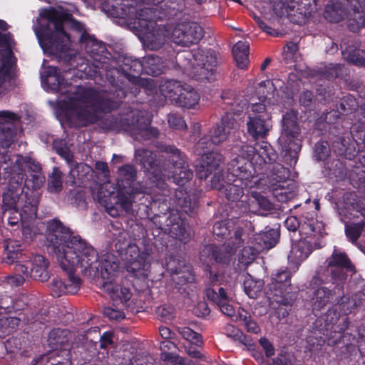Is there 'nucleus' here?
Segmentation results:
<instances>
[{"instance_id":"393cba45","label":"nucleus","mask_w":365,"mask_h":365,"mask_svg":"<svg viewBox=\"0 0 365 365\" xmlns=\"http://www.w3.org/2000/svg\"><path fill=\"white\" fill-rule=\"evenodd\" d=\"M22 167L24 171L27 173L25 174L26 187L32 189L40 188L45 182L40 165L31 159H24Z\"/></svg>"},{"instance_id":"473e14b6","label":"nucleus","mask_w":365,"mask_h":365,"mask_svg":"<svg viewBox=\"0 0 365 365\" xmlns=\"http://www.w3.org/2000/svg\"><path fill=\"white\" fill-rule=\"evenodd\" d=\"M233 56L240 68H245L249 63V43L240 41L232 48Z\"/></svg>"},{"instance_id":"1a4fd4ad","label":"nucleus","mask_w":365,"mask_h":365,"mask_svg":"<svg viewBox=\"0 0 365 365\" xmlns=\"http://www.w3.org/2000/svg\"><path fill=\"white\" fill-rule=\"evenodd\" d=\"M327 269L324 272H319L317 279L322 284L328 285L331 283L336 284V289H342L346 280V274L344 268L352 270L353 266L344 253L339 252L336 250L331 257L327 260Z\"/></svg>"},{"instance_id":"79ce46f5","label":"nucleus","mask_w":365,"mask_h":365,"mask_svg":"<svg viewBox=\"0 0 365 365\" xmlns=\"http://www.w3.org/2000/svg\"><path fill=\"white\" fill-rule=\"evenodd\" d=\"M19 200V193L18 190L15 192L9 189L3 195V206L5 211H10L13 209H17V205Z\"/></svg>"},{"instance_id":"39448f33","label":"nucleus","mask_w":365,"mask_h":365,"mask_svg":"<svg viewBox=\"0 0 365 365\" xmlns=\"http://www.w3.org/2000/svg\"><path fill=\"white\" fill-rule=\"evenodd\" d=\"M140 7L133 0H122L116 6V15L125 19L130 29L143 36L144 44L148 48L158 49L168 36V30L164 26H157L150 9Z\"/></svg>"},{"instance_id":"423d86ee","label":"nucleus","mask_w":365,"mask_h":365,"mask_svg":"<svg viewBox=\"0 0 365 365\" xmlns=\"http://www.w3.org/2000/svg\"><path fill=\"white\" fill-rule=\"evenodd\" d=\"M325 235L322 222L311 219L300 227L301 239L293 243L288 260L289 263L300 264L314 249L321 247V239Z\"/></svg>"},{"instance_id":"69168bd1","label":"nucleus","mask_w":365,"mask_h":365,"mask_svg":"<svg viewBox=\"0 0 365 365\" xmlns=\"http://www.w3.org/2000/svg\"><path fill=\"white\" fill-rule=\"evenodd\" d=\"M312 100L313 93L310 91H305L301 94L299 102L302 106L308 107L311 105Z\"/></svg>"},{"instance_id":"4468645a","label":"nucleus","mask_w":365,"mask_h":365,"mask_svg":"<svg viewBox=\"0 0 365 365\" xmlns=\"http://www.w3.org/2000/svg\"><path fill=\"white\" fill-rule=\"evenodd\" d=\"M254 165L251 157L246 153L242 154L241 148L238 155L230 163L227 175L245 180V187H253L257 182L254 177Z\"/></svg>"},{"instance_id":"9b49d317","label":"nucleus","mask_w":365,"mask_h":365,"mask_svg":"<svg viewBox=\"0 0 365 365\" xmlns=\"http://www.w3.org/2000/svg\"><path fill=\"white\" fill-rule=\"evenodd\" d=\"M300 129L297 123V113L294 110L287 112L282 118V132L279 142L284 151L291 156L296 155L301 148Z\"/></svg>"},{"instance_id":"f3484780","label":"nucleus","mask_w":365,"mask_h":365,"mask_svg":"<svg viewBox=\"0 0 365 365\" xmlns=\"http://www.w3.org/2000/svg\"><path fill=\"white\" fill-rule=\"evenodd\" d=\"M220 173H215L211 180L212 188L222 191L226 197L231 201L240 200L244 195L245 180L236 178H231L227 175L226 180L220 178Z\"/></svg>"},{"instance_id":"cd10ccee","label":"nucleus","mask_w":365,"mask_h":365,"mask_svg":"<svg viewBox=\"0 0 365 365\" xmlns=\"http://www.w3.org/2000/svg\"><path fill=\"white\" fill-rule=\"evenodd\" d=\"M247 122V132L255 139L264 138L272 128L269 118L250 115Z\"/></svg>"},{"instance_id":"de8ad7c7","label":"nucleus","mask_w":365,"mask_h":365,"mask_svg":"<svg viewBox=\"0 0 365 365\" xmlns=\"http://www.w3.org/2000/svg\"><path fill=\"white\" fill-rule=\"evenodd\" d=\"M53 148L56 150L57 153L63 158L70 166L73 165V155L67 147L63 146V142L61 140H54Z\"/></svg>"},{"instance_id":"13d9d810","label":"nucleus","mask_w":365,"mask_h":365,"mask_svg":"<svg viewBox=\"0 0 365 365\" xmlns=\"http://www.w3.org/2000/svg\"><path fill=\"white\" fill-rule=\"evenodd\" d=\"M168 123L170 127L175 129H184L186 128L185 120L176 114H170L168 116Z\"/></svg>"},{"instance_id":"4be33fe9","label":"nucleus","mask_w":365,"mask_h":365,"mask_svg":"<svg viewBox=\"0 0 365 365\" xmlns=\"http://www.w3.org/2000/svg\"><path fill=\"white\" fill-rule=\"evenodd\" d=\"M166 267L170 272L173 281L178 285H183L194 280L191 267L184 260L170 257L166 262Z\"/></svg>"},{"instance_id":"f8f14e48","label":"nucleus","mask_w":365,"mask_h":365,"mask_svg":"<svg viewBox=\"0 0 365 365\" xmlns=\"http://www.w3.org/2000/svg\"><path fill=\"white\" fill-rule=\"evenodd\" d=\"M290 273L284 270L274 274L267 292L270 301L284 305L291 304L296 299V290L290 284Z\"/></svg>"},{"instance_id":"a19ab883","label":"nucleus","mask_w":365,"mask_h":365,"mask_svg":"<svg viewBox=\"0 0 365 365\" xmlns=\"http://www.w3.org/2000/svg\"><path fill=\"white\" fill-rule=\"evenodd\" d=\"M344 14L339 4H329L326 6L324 16L331 22H339L344 19Z\"/></svg>"},{"instance_id":"b1692460","label":"nucleus","mask_w":365,"mask_h":365,"mask_svg":"<svg viewBox=\"0 0 365 365\" xmlns=\"http://www.w3.org/2000/svg\"><path fill=\"white\" fill-rule=\"evenodd\" d=\"M196 149L199 152L198 155H201L200 165H197V167H199L198 174L200 178L201 179L207 178L208 175L212 173V172L217 173L223 160L222 155L215 152L202 153L201 150H203L197 148ZM217 173H220V170Z\"/></svg>"},{"instance_id":"4c0bfd02","label":"nucleus","mask_w":365,"mask_h":365,"mask_svg":"<svg viewBox=\"0 0 365 365\" xmlns=\"http://www.w3.org/2000/svg\"><path fill=\"white\" fill-rule=\"evenodd\" d=\"M15 274L8 279V282L13 286L21 285L29 277L28 266L21 262L15 264Z\"/></svg>"},{"instance_id":"8fccbe9b","label":"nucleus","mask_w":365,"mask_h":365,"mask_svg":"<svg viewBox=\"0 0 365 365\" xmlns=\"http://www.w3.org/2000/svg\"><path fill=\"white\" fill-rule=\"evenodd\" d=\"M165 360L170 365H196V362L192 359H184L178 355L168 354Z\"/></svg>"},{"instance_id":"49530a36","label":"nucleus","mask_w":365,"mask_h":365,"mask_svg":"<svg viewBox=\"0 0 365 365\" xmlns=\"http://www.w3.org/2000/svg\"><path fill=\"white\" fill-rule=\"evenodd\" d=\"M279 237V233L276 229H270L262 236L264 247L268 249L273 247L277 244Z\"/></svg>"},{"instance_id":"ea45409f","label":"nucleus","mask_w":365,"mask_h":365,"mask_svg":"<svg viewBox=\"0 0 365 365\" xmlns=\"http://www.w3.org/2000/svg\"><path fill=\"white\" fill-rule=\"evenodd\" d=\"M63 175L56 167L53 168L48 177V189L51 192H59L63 186Z\"/></svg>"},{"instance_id":"603ef678","label":"nucleus","mask_w":365,"mask_h":365,"mask_svg":"<svg viewBox=\"0 0 365 365\" xmlns=\"http://www.w3.org/2000/svg\"><path fill=\"white\" fill-rule=\"evenodd\" d=\"M330 149L327 142H319L315 145L314 155L319 160L326 159L329 155Z\"/></svg>"},{"instance_id":"f704fd0d","label":"nucleus","mask_w":365,"mask_h":365,"mask_svg":"<svg viewBox=\"0 0 365 365\" xmlns=\"http://www.w3.org/2000/svg\"><path fill=\"white\" fill-rule=\"evenodd\" d=\"M342 48V56L348 62L365 67V51L355 49L351 46Z\"/></svg>"},{"instance_id":"c03bdc74","label":"nucleus","mask_w":365,"mask_h":365,"mask_svg":"<svg viewBox=\"0 0 365 365\" xmlns=\"http://www.w3.org/2000/svg\"><path fill=\"white\" fill-rule=\"evenodd\" d=\"M251 195L250 209L253 207L255 205H258L259 207L265 210L272 209V205L266 197L256 192H252Z\"/></svg>"},{"instance_id":"6ab92c4d","label":"nucleus","mask_w":365,"mask_h":365,"mask_svg":"<svg viewBox=\"0 0 365 365\" xmlns=\"http://www.w3.org/2000/svg\"><path fill=\"white\" fill-rule=\"evenodd\" d=\"M19 117L10 111H0V147L9 148L15 140L17 130L16 124L19 122Z\"/></svg>"},{"instance_id":"37998d69","label":"nucleus","mask_w":365,"mask_h":365,"mask_svg":"<svg viewBox=\"0 0 365 365\" xmlns=\"http://www.w3.org/2000/svg\"><path fill=\"white\" fill-rule=\"evenodd\" d=\"M178 331L180 334L185 339V340L190 341V343L200 346L202 344V339L200 335L192 331L191 329L188 327H182L179 328Z\"/></svg>"},{"instance_id":"338daca9","label":"nucleus","mask_w":365,"mask_h":365,"mask_svg":"<svg viewBox=\"0 0 365 365\" xmlns=\"http://www.w3.org/2000/svg\"><path fill=\"white\" fill-rule=\"evenodd\" d=\"M20 320L16 317H9L6 318L5 319H1V326L8 325L11 329H14L19 324Z\"/></svg>"},{"instance_id":"bb28decb","label":"nucleus","mask_w":365,"mask_h":365,"mask_svg":"<svg viewBox=\"0 0 365 365\" xmlns=\"http://www.w3.org/2000/svg\"><path fill=\"white\" fill-rule=\"evenodd\" d=\"M24 264L28 266V269L30 268L29 277L41 282H45L49 278V262L43 256L35 255Z\"/></svg>"},{"instance_id":"e2e57ef3","label":"nucleus","mask_w":365,"mask_h":365,"mask_svg":"<svg viewBox=\"0 0 365 365\" xmlns=\"http://www.w3.org/2000/svg\"><path fill=\"white\" fill-rule=\"evenodd\" d=\"M213 232L217 236H225L229 233L228 228L222 222H216L213 226Z\"/></svg>"},{"instance_id":"9d476101","label":"nucleus","mask_w":365,"mask_h":365,"mask_svg":"<svg viewBox=\"0 0 365 365\" xmlns=\"http://www.w3.org/2000/svg\"><path fill=\"white\" fill-rule=\"evenodd\" d=\"M182 56L183 55L178 56L179 66L190 77L202 80L208 79L213 74L217 65V58L212 52L202 50L195 51L193 54L194 61L190 64L182 63L181 62Z\"/></svg>"},{"instance_id":"c9c22d12","label":"nucleus","mask_w":365,"mask_h":365,"mask_svg":"<svg viewBox=\"0 0 365 365\" xmlns=\"http://www.w3.org/2000/svg\"><path fill=\"white\" fill-rule=\"evenodd\" d=\"M4 252L6 262L13 263L21 255V245L18 240L7 239L4 241Z\"/></svg>"},{"instance_id":"412c9836","label":"nucleus","mask_w":365,"mask_h":365,"mask_svg":"<svg viewBox=\"0 0 365 365\" xmlns=\"http://www.w3.org/2000/svg\"><path fill=\"white\" fill-rule=\"evenodd\" d=\"M244 153L251 157L252 163L259 167L265 163H271L277 158L271 145L267 142L257 143L255 147L244 145L242 147V154Z\"/></svg>"},{"instance_id":"bf43d9fd","label":"nucleus","mask_w":365,"mask_h":365,"mask_svg":"<svg viewBox=\"0 0 365 365\" xmlns=\"http://www.w3.org/2000/svg\"><path fill=\"white\" fill-rule=\"evenodd\" d=\"M156 314L160 317L161 320L165 322L171 320L174 317L173 309L165 307H158L156 310Z\"/></svg>"},{"instance_id":"e433bc0d","label":"nucleus","mask_w":365,"mask_h":365,"mask_svg":"<svg viewBox=\"0 0 365 365\" xmlns=\"http://www.w3.org/2000/svg\"><path fill=\"white\" fill-rule=\"evenodd\" d=\"M244 290L250 297L255 299L261 293L264 283L260 279H255L251 275L247 274L244 279Z\"/></svg>"},{"instance_id":"7c9ffc66","label":"nucleus","mask_w":365,"mask_h":365,"mask_svg":"<svg viewBox=\"0 0 365 365\" xmlns=\"http://www.w3.org/2000/svg\"><path fill=\"white\" fill-rule=\"evenodd\" d=\"M68 331L56 329L52 330L48 338V345L53 349L68 351L70 348L68 334Z\"/></svg>"},{"instance_id":"f03ea898","label":"nucleus","mask_w":365,"mask_h":365,"mask_svg":"<svg viewBox=\"0 0 365 365\" xmlns=\"http://www.w3.org/2000/svg\"><path fill=\"white\" fill-rule=\"evenodd\" d=\"M75 71L61 73L56 67L45 66L41 72L44 90L67 95L61 106L66 120L76 127L86 126L96 123L103 112H109L117 107V102L105 98L106 93L71 83L64 82Z\"/></svg>"},{"instance_id":"58836bf2","label":"nucleus","mask_w":365,"mask_h":365,"mask_svg":"<svg viewBox=\"0 0 365 365\" xmlns=\"http://www.w3.org/2000/svg\"><path fill=\"white\" fill-rule=\"evenodd\" d=\"M179 166L176 165L174 168L173 174L172 178L174 182L178 185H184L192 177V172L188 168L187 165L185 163H179Z\"/></svg>"},{"instance_id":"a878e982","label":"nucleus","mask_w":365,"mask_h":365,"mask_svg":"<svg viewBox=\"0 0 365 365\" xmlns=\"http://www.w3.org/2000/svg\"><path fill=\"white\" fill-rule=\"evenodd\" d=\"M243 235L242 230L240 228H237L235 231L234 236L231 237L230 240L227 243V247H230V251L227 252V255L222 256V250H220L218 252L214 250L212 246L206 247L202 252L201 253V258L204 256V254L212 252V258L216 262L226 263L227 259L231 257L232 252L242 244L244 240L242 238Z\"/></svg>"},{"instance_id":"3c124183","label":"nucleus","mask_w":365,"mask_h":365,"mask_svg":"<svg viewBox=\"0 0 365 365\" xmlns=\"http://www.w3.org/2000/svg\"><path fill=\"white\" fill-rule=\"evenodd\" d=\"M256 255V252L250 247H245L241 251L240 255L239 257V262L244 264L247 265L251 263Z\"/></svg>"},{"instance_id":"2f4dec72","label":"nucleus","mask_w":365,"mask_h":365,"mask_svg":"<svg viewBox=\"0 0 365 365\" xmlns=\"http://www.w3.org/2000/svg\"><path fill=\"white\" fill-rule=\"evenodd\" d=\"M167 226H169V232L180 241L186 242L189 234L186 230L185 225L180 220L176 215H171L167 220Z\"/></svg>"},{"instance_id":"0eeeda50","label":"nucleus","mask_w":365,"mask_h":365,"mask_svg":"<svg viewBox=\"0 0 365 365\" xmlns=\"http://www.w3.org/2000/svg\"><path fill=\"white\" fill-rule=\"evenodd\" d=\"M206 295L208 299L215 303L220 308L221 312L230 317L233 321L239 322L244 326L247 332L258 334L260 327L254 321L250 314L244 309H239L236 313L234 307L235 294L231 291H227L222 287L217 289V292L209 288L206 290Z\"/></svg>"},{"instance_id":"c756f323","label":"nucleus","mask_w":365,"mask_h":365,"mask_svg":"<svg viewBox=\"0 0 365 365\" xmlns=\"http://www.w3.org/2000/svg\"><path fill=\"white\" fill-rule=\"evenodd\" d=\"M90 48L94 49V53H89L91 57L93 58L94 61H96V64L94 65V68H91V66L88 63L82 64L80 66V68L78 69V72H83L84 74L79 75V78L83 77H94L97 73H101V69L106 70V66L104 67L105 62L101 63V58L99 57V53H103L105 50V48L103 51L98 49L97 47H91L90 46Z\"/></svg>"},{"instance_id":"a18cd8bd","label":"nucleus","mask_w":365,"mask_h":365,"mask_svg":"<svg viewBox=\"0 0 365 365\" xmlns=\"http://www.w3.org/2000/svg\"><path fill=\"white\" fill-rule=\"evenodd\" d=\"M364 230H365V223H356L346 225L345 232L349 240L354 242L356 241L361 232Z\"/></svg>"},{"instance_id":"680f3d73","label":"nucleus","mask_w":365,"mask_h":365,"mask_svg":"<svg viewBox=\"0 0 365 365\" xmlns=\"http://www.w3.org/2000/svg\"><path fill=\"white\" fill-rule=\"evenodd\" d=\"M194 312L198 317H205L210 313V309L205 302H200L195 307Z\"/></svg>"},{"instance_id":"20e7f679","label":"nucleus","mask_w":365,"mask_h":365,"mask_svg":"<svg viewBox=\"0 0 365 365\" xmlns=\"http://www.w3.org/2000/svg\"><path fill=\"white\" fill-rule=\"evenodd\" d=\"M135 156L136 160L152 175L149 177L150 183L152 185L144 187L140 183L133 182L135 170L132 165H126L119 169L118 173L120 179L118 181L117 203L126 212L130 210L135 195L142 192L151 194L154 192L155 187L160 190L165 188L164 179H162L161 176L155 173L156 165L153 153L148 150L138 149L135 150Z\"/></svg>"},{"instance_id":"4d7b16f0","label":"nucleus","mask_w":365,"mask_h":365,"mask_svg":"<svg viewBox=\"0 0 365 365\" xmlns=\"http://www.w3.org/2000/svg\"><path fill=\"white\" fill-rule=\"evenodd\" d=\"M103 314L112 320L118 321L125 318V314L123 312L112 307H105L103 309Z\"/></svg>"},{"instance_id":"5701e85b","label":"nucleus","mask_w":365,"mask_h":365,"mask_svg":"<svg viewBox=\"0 0 365 365\" xmlns=\"http://www.w3.org/2000/svg\"><path fill=\"white\" fill-rule=\"evenodd\" d=\"M38 200L35 198H27L19 212L17 209H13L9 212L8 222L10 225H16L19 221L21 224L30 222L36 217Z\"/></svg>"},{"instance_id":"7ed1b4c3","label":"nucleus","mask_w":365,"mask_h":365,"mask_svg":"<svg viewBox=\"0 0 365 365\" xmlns=\"http://www.w3.org/2000/svg\"><path fill=\"white\" fill-rule=\"evenodd\" d=\"M43 19L48 24L47 27L34 26V30L44 52L60 58L69 57L71 60V38H77L81 43H85L87 53H94V49L90 48V44L91 47H97L101 51L104 48L102 42L88 34L83 24L61 11L53 8L44 9L40 13L37 21L41 24Z\"/></svg>"},{"instance_id":"dca6fc26","label":"nucleus","mask_w":365,"mask_h":365,"mask_svg":"<svg viewBox=\"0 0 365 365\" xmlns=\"http://www.w3.org/2000/svg\"><path fill=\"white\" fill-rule=\"evenodd\" d=\"M203 34V29L197 23H181L173 29L170 38L178 45L189 46L197 43Z\"/></svg>"},{"instance_id":"6e6552de","label":"nucleus","mask_w":365,"mask_h":365,"mask_svg":"<svg viewBox=\"0 0 365 365\" xmlns=\"http://www.w3.org/2000/svg\"><path fill=\"white\" fill-rule=\"evenodd\" d=\"M161 94L173 103L185 108H193L199 103L200 96L191 86L187 84L168 80L160 86Z\"/></svg>"},{"instance_id":"ddd939ff","label":"nucleus","mask_w":365,"mask_h":365,"mask_svg":"<svg viewBox=\"0 0 365 365\" xmlns=\"http://www.w3.org/2000/svg\"><path fill=\"white\" fill-rule=\"evenodd\" d=\"M14 45L10 34L0 35V98L6 93V79L11 78L14 73L16 58L12 53Z\"/></svg>"},{"instance_id":"5fc2aeb1","label":"nucleus","mask_w":365,"mask_h":365,"mask_svg":"<svg viewBox=\"0 0 365 365\" xmlns=\"http://www.w3.org/2000/svg\"><path fill=\"white\" fill-rule=\"evenodd\" d=\"M309 220H308L307 222ZM304 222H307V221L300 222L296 217L289 216L284 221V226L289 231L295 232L297 229H299V232H300V227Z\"/></svg>"},{"instance_id":"774afa93","label":"nucleus","mask_w":365,"mask_h":365,"mask_svg":"<svg viewBox=\"0 0 365 365\" xmlns=\"http://www.w3.org/2000/svg\"><path fill=\"white\" fill-rule=\"evenodd\" d=\"M353 300V307H357L365 303V289L355 294Z\"/></svg>"},{"instance_id":"c85d7f7f","label":"nucleus","mask_w":365,"mask_h":365,"mask_svg":"<svg viewBox=\"0 0 365 365\" xmlns=\"http://www.w3.org/2000/svg\"><path fill=\"white\" fill-rule=\"evenodd\" d=\"M329 287H322L317 289L314 292V296L312 298V305L313 311H317L322 309L329 302V299L332 293H336V291L339 292L341 289H336V284L329 283Z\"/></svg>"},{"instance_id":"72a5a7b5","label":"nucleus","mask_w":365,"mask_h":365,"mask_svg":"<svg viewBox=\"0 0 365 365\" xmlns=\"http://www.w3.org/2000/svg\"><path fill=\"white\" fill-rule=\"evenodd\" d=\"M143 68L148 74L158 76L163 73L165 66L158 56H148L143 59Z\"/></svg>"},{"instance_id":"2eb2a0df","label":"nucleus","mask_w":365,"mask_h":365,"mask_svg":"<svg viewBox=\"0 0 365 365\" xmlns=\"http://www.w3.org/2000/svg\"><path fill=\"white\" fill-rule=\"evenodd\" d=\"M237 125L232 118L228 115L224 116L220 124L217 125L210 135L201 138L197 143V148L204 150L210 148L214 144H219L226 140L230 136L235 135Z\"/></svg>"},{"instance_id":"864d4df0","label":"nucleus","mask_w":365,"mask_h":365,"mask_svg":"<svg viewBox=\"0 0 365 365\" xmlns=\"http://www.w3.org/2000/svg\"><path fill=\"white\" fill-rule=\"evenodd\" d=\"M249 116L255 115L256 117L269 118L265 111V106L261 103H252L249 108Z\"/></svg>"},{"instance_id":"0e129e2a","label":"nucleus","mask_w":365,"mask_h":365,"mask_svg":"<svg viewBox=\"0 0 365 365\" xmlns=\"http://www.w3.org/2000/svg\"><path fill=\"white\" fill-rule=\"evenodd\" d=\"M259 344L264 350L267 356H272L274 354V349L272 344L266 338H261Z\"/></svg>"},{"instance_id":"052dcab7","label":"nucleus","mask_w":365,"mask_h":365,"mask_svg":"<svg viewBox=\"0 0 365 365\" xmlns=\"http://www.w3.org/2000/svg\"><path fill=\"white\" fill-rule=\"evenodd\" d=\"M22 234L24 237V240L27 242L33 240L36 235V232L30 226L29 222H26L22 225Z\"/></svg>"},{"instance_id":"aec40b11","label":"nucleus","mask_w":365,"mask_h":365,"mask_svg":"<svg viewBox=\"0 0 365 365\" xmlns=\"http://www.w3.org/2000/svg\"><path fill=\"white\" fill-rule=\"evenodd\" d=\"M125 255L128 272L137 277L145 276L149 255L145 252L140 253L138 247L135 245L128 246Z\"/></svg>"},{"instance_id":"a211bd4d","label":"nucleus","mask_w":365,"mask_h":365,"mask_svg":"<svg viewBox=\"0 0 365 365\" xmlns=\"http://www.w3.org/2000/svg\"><path fill=\"white\" fill-rule=\"evenodd\" d=\"M336 205L340 219L344 223H347V220L358 218L359 215H365L364 201L356 202V195L354 192L344 194L343 200H339Z\"/></svg>"},{"instance_id":"09e8293b","label":"nucleus","mask_w":365,"mask_h":365,"mask_svg":"<svg viewBox=\"0 0 365 365\" xmlns=\"http://www.w3.org/2000/svg\"><path fill=\"white\" fill-rule=\"evenodd\" d=\"M364 25V17L361 15V12L357 9V11H354V17L349 19L348 26L351 31L356 32L358 31Z\"/></svg>"},{"instance_id":"6e6d98bb","label":"nucleus","mask_w":365,"mask_h":365,"mask_svg":"<svg viewBox=\"0 0 365 365\" xmlns=\"http://www.w3.org/2000/svg\"><path fill=\"white\" fill-rule=\"evenodd\" d=\"M85 172L86 173H88L91 171V169L89 166H88L86 164H78L75 168H72L71 169L69 175H71L72 180L71 183H75V176L76 175H78V180H82V176L79 175V172Z\"/></svg>"},{"instance_id":"f257e3e1","label":"nucleus","mask_w":365,"mask_h":365,"mask_svg":"<svg viewBox=\"0 0 365 365\" xmlns=\"http://www.w3.org/2000/svg\"><path fill=\"white\" fill-rule=\"evenodd\" d=\"M46 240L48 248L68 275L67 280L60 277L52 279L50 289L53 296L78 292L81 279L75 272L79 269L85 275L98 280L99 285L113 300L127 304L131 299L128 288L113 284L118 269V260L113 254L106 252L98 256L91 245L81 236L73 235L58 220L47 222Z\"/></svg>"}]
</instances>
